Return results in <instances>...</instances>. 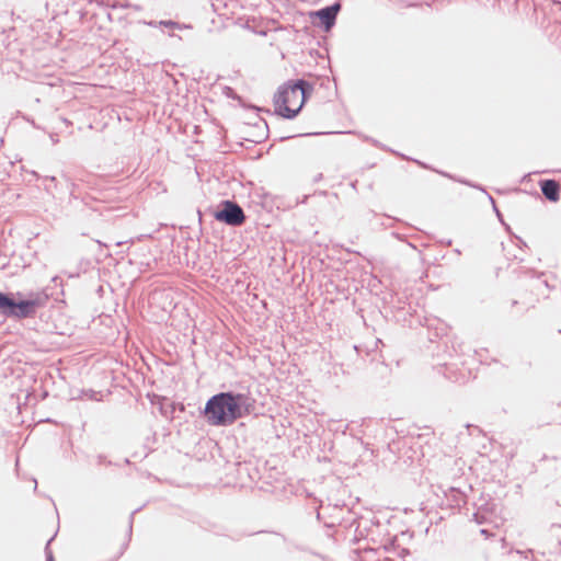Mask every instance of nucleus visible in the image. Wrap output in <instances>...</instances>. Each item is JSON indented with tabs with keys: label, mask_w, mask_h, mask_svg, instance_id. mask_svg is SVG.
I'll list each match as a JSON object with an SVG mask.
<instances>
[{
	"label": "nucleus",
	"mask_w": 561,
	"mask_h": 561,
	"mask_svg": "<svg viewBox=\"0 0 561 561\" xmlns=\"http://www.w3.org/2000/svg\"><path fill=\"white\" fill-rule=\"evenodd\" d=\"M255 402L249 391H221L206 401L203 414L209 425L226 427L251 414Z\"/></svg>",
	"instance_id": "obj_1"
},
{
	"label": "nucleus",
	"mask_w": 561,
	"mask_h": 561,
	"mask_svg": "<svg viewBox=\"0 0 561 561\" xmlns=\"http://www.w3.org/2000/svg\"><path fill=\"white\" fill-rule=\"evenodd\" d=\"M49 295L44 291H0V316L22 320L35 317L37 310L46 306Z\"/></svg>",
	"instance_id": "obj_2"
},
{
	"label": "nucleus",
	"mask_w": 561,
	"mask_h": 561,
	"mask_svg": "<svg viewBox=\"0 0 561 561\" xmlns=\"http://www.w3.org/2000/svg\"><path fill=\"white\" fill-rule=\"evenodd\" d=\"M313 92V84L305 79L289 80L274 94L275 113L283 118L294 119Z\"/></svg>",
	"instance_id": "obj_3"
},
{
	"label": "nucleus",
	"mask_w": 561,
	"mask_h": 561,
	"mask_svg": "<svg viewBox=\"0 0 561 561\" xmlns=\"http://www.w3.org/2000/svg\"><path fill=\"white\" fill-rule=\"evenodd\" d=\"M213 217L227 226L240 227L244 224L247 216L243 208L234 201L224 199L211 210Z\"/></svg>",
	"instance_id": "obj_4"
},
{
	"label": "nucleus",
	"mask_w": 561,
	"mask_h": 561,
	"mask_svg": "<svg viewBox=\"0 0 561 561\" xmlns=\"http://www.w3.org/2000/svg\"><path fill=\"white\" fill-rule=\"evenodd\" d=\"M341 3L336 1L317 11L310 12L311 18H317L324 31H330L336 23L337 14L341 11Z\"/></svg>",
	"instance_id": "obj_5"
},
{
	"label": "nucleus",
	"mask_w": 561,
	"mask_h": 561,
	"mask_svg": "<svg viewBox=\"0 0 561 561\" xmlns=\"http://www.w3.org/2000/svg\"><path fill=\"white\" fill-rule=\"evenodd\" d=\"M542 195L549 202H558L560 199V184L556 180H541L539 182Z\"/></svg>",
	"instance_id": "obj_6"
},
{
	"label": "nucleus",
	"mask_w": 561,
	"mask_h": 561,
	"mask_svg": "<svg viewBox=\"0 0 561 561\" xmlns=\"http://www.w3.org/2000/svg\"><path fill=\"white\" fill-rule=\"evenodd\" d=\"M445 496L448 505L451 507L460 508L467 503L466 494L457 488H449Z\"/></svg>",
	"instance_id": "obj_7"
},
{
	"label": "nucleus",
	"mask_w": 561,
	"mask_h": 561,
	"mask_svg": "<svg viewBox=\"0 0 561 561\" xmlns=\"http://www.w3.org/2000/svg\"><path fill=\"white\" fill-rule=\"evenodd\" d=\"M76 184L71 183V192H70V204H72L75 207H79V205H82L84 208L90 209L92 211H100L98 207L94 206L96 202L90 197L87 196V198H82L79 201L78 196L76 195Z\"/></svg>",
	"instance_id": "obj_8"
},
{
	"label": "nucleus",
	"mask_w": 561,
	"mask_h": 561,
	"mask_svg": "<svg viewBox=\"0 0 561 561\" xmlns=\"http://www.w3.org/2000/svg\"><path fill=\"white\" fill-rule=\"evenodd\" d=\"M141 510V507L139 508H136L131 512V514L129 515V522H128V531H127V539L126 541L122 545L119 551L117 552V554L112 558L110 561H116L118 560L123 554L124 552L126 551L128 545H129V540L131 538V534H133V523H134V517L136 515V513H138L139 511Z\"/></svg>",
	"instance_id": "obj_9"
},
{
	"label": "nucleus",
	"mask_w": 561,
	"mask_h": 561,
	"mask_svg": "<svg viewBox=\"0 0 561 561\" xmlns=\"http://www.w3.org/2000/svg\"><path fill=\"white\" fill-rule=\"evenodd\" d=\"M176 410H179L180 412H183L185 410L184 404L171 402L167 407H164V405L160 407V411H161L162 415L165 417H169L171 420L175 417L174 413Z\"/></svg>",
	"instance_id": "obj_10"
},
{
	"label": "nucleus",
	"mask_w": 561,
	"mask_h": 561,
	"mask_svg": "<svg viewBox=\"0 0 561 561\" xmlns=\"http://www.w3.org/2000/svg\"><path fill=\"white\" fill-rule=\"evenodd\" d=\"M225 95L227 98H229V99L237 100L239 102V104L241 106H243V107H249V108H252V110L257 111V112L261 111L260 107L254 106V105L247 106V104L244 103L243 99L240 95H238L236 93V91L232 88H230V87H226L225 88Z\"/></svg>",
	"instance_id": "obj_11"
},
{
	"label": "nucleus",
	"mask_w": 561,
	"mask_h": 561,
	"mask_svg": "<svg viewBox=\"0 0 561 561\" xmlns=\"http://www.w3.org/2000/svg\"><path fill=\"white\" fill-rule=\"evenodd\" d=\"M159 26H163L171 30H182L183 27H186V25H182L179 22L172 21V20H161L158 22Z\"/></svg>",
	"instance_id": "obj_12"
},
{
	"label": "nucleus",
	"mask_w": 561,
	"mask_h": 561,
	"mask_svg": "<svg viewBox=\"0 0 561 561\" xmlns=\"http://www.w3.org/2000/svg\"><path fill=\"white\" fill-rule=\"evenodd\" d=\"M437 172H438L439 174H442L443 176H446V178L453 179V180H455V181H458V182H460V183H462V184H466V185H469V186H472V187H478V188H480L481 191H483V192H484V190H483L481 186H479V185H474V184H471V183H470L469 181H467V180H463V179H455V178H454L453 175H450L449 173H446V172H443V171H437Z\"/></svg>",
	"instance_id": "obj_13"
},
{
	"label": "nucleus",
	"mask_w": 561,
	"mask_h": 561,
	"mask_svg": "<svg viewBox=\"0 0 561 561\" xmlns=\"http://www.w3.org/2000/svg\"><path fill=\"white\" fill-rule=\"evenodd\" d=\"M54 540V536L47 541L46 546H45V557H46V561H55V558H54V554H53V551L50 549V542Z\"/></svg>",
	"instance_id": "obj_14"
},
{
	"label": "nucleus",
	"mask_w": 561,
	"mask_h": 561,
	"mask_svg": "<svg viewBox=\"0 0 561 561\" xmlns=\"http://www.w3.org/2000/svg\"><path fill=\"white\" fill-rule=\"evenodd\" d=\"M488 196H489L490 202L492 203L493 210H494V213L496 214V217L499 218V220H500L503 225H505V224H504V221H503V216H502L501 211L499 210V208L496 207V204H495L494 198H493L491 195H488Z\"/></svg>",
	"instance_id": "obj_15"
},
{
	"label": "nucleus",
	"mask_w": 561,
	"mask_h": 561,
	"mask_svg": "<svg viewBox=\"0 0 561 561\" xmlns=\"http://www.w3.org/2000/svg\"><path fill=\"white\" fill-rule=\"evenodd\" d=\"M96 461H98V465H106V466H111L112 465V461L111 460H107L106 457L104 455H99L96 457Z\"/></svg>",
	"instance_id": "obj_16"
},
{
	"label": "nucleus",
	"mask_w": 561,
	"mask_h": 561,
	"mask_svg": "<svg viewBox=\"0 0 561 561\" xmlns=\"http://www.w3.org/2000/svg\"><path fill=\"white\" fill-rule=\"evenodd\" d=\"M473 519H474L478 524H482V523L484 522L483 516H482L479 512H477V513H474V514H473Z\"/></svg>",
	"instance_id": "obj_17"
},
{
	"label": "nucleus",
	"mask_w": 561,
	"mask_h": 561,
	"mask_svg": "<svg viewBox=\"0 0 561 561\" xmlns=\"http://www.w3.org/2000/svg\"><path fill=\"white\" fill-rule=\"evenodd\" d=\"M263 124H264V129H265V130L262 133L261 138H263V139H264V138H266V137H267L268 125H267V123H266L265 121H263Z\"/></svg>",
	"instance_id": "obj_18"
},
{
	"label": "nucleus",
	"mask_w": 561,
	"mask_h": 561,
	"mask_svg": "<svg viewBox=\"0 0 561 561\" xmlns=\"http://www.w3.org/2000/svg\"><path fill=\"white\" fill-rule=\"evenodd\" d=\"M412 161H414L416 164H419L423 169H430V167L426 163H424L420 160L413 159Z\"/></svg>",
	"instance_id": "obj_19"
},
{
	"label": "nucleus",
	"mask_w": 561,
	"mask_h": 561,
	"mask_svg": "<svg viewBox=\"0 0 561 561\" xmlns=\"http://www.w3.org/2000/svg\"><path fill=\"white\" fill-rule=\"evenodd\" d=\"M49 137L53 144H57L59 141L58 136L56 134H50Z\"/></svg>",
	"instance_id": "obj_20"
},
{
	"label": "nucleus",
	"mask_w": 561,
	"mask_h": 561,
	"mask_svg": "<svg viewBox=\"0 0 561 561\" xmlns=\"http://www.w3.org/2000/svg\"><path fill=\"white\" fill-rule=\"evenodd\" d=\"M294 137H295L294 135H289V136H282V137L279 138V140H280V141H284V140H287V139H291V138H294Z\"/></svg>",
	"instance_id": "obj_21"
},
{
	"label": "nucleus",
	"mask_w": 561,
	"mask_h": 561,
	"mask_svg": "<svg viewBox=\"0 0 561 561\" xmlns=\"http://www.w3.org/2000/svg\"><path fill=\"white\" fill-rule=\"evenodd\" d=\"M480 533H481V535H483L485 537L490 536V531L488 529H481Z\"/></svg>",
	"instance_id": "obj_22"
},
{
	"label": "nucleus",
	"mask_w": 561,
	"mask_h": 561,
	"mask_svg": "<svg viewBox=\"0 0 561 561\" xmlns=\"http://www.w3.org/2000/svg\"><path fill=\"white\" fill-rule=\"evenodd\" d=\"M148 25H150V26H154V27H156V26H159V24H158V22H157V21H150V22L148 23Z\"/></svg>",
	"instance_id": "obj_23"
},
{
	"label": "nucleus",
	"mask_w": 561,
	"mask_h": 561,
	"mask_svg": "<svg viewBox=\"0 0 561 561\" xmlns=\"http://www.w3.org/2000/svg\"><path fill=\"white\" fill-rule=\"evenodd\" d=\"M45 179L50 181V182H56V178L55 176H46Z\"/></svg>",
	"instance_id": "obj_24"
},
{
	"label": "nucleus",
	"mask_w": 561,
	"mask_h": 561,
	"mask_svg": "<svg viewBox=\"0 0 561 561\" xmlns=\"http://www.w3.org/2000/svg\"><path fill=\"white\" fill-rule=\"evenodd\" d=\"M466 427H467L468 430H470V428H476V430H478V426H474V425H471V424H467V425H466Z\"/></svg>",
	"instance_id": "obj_25"
},
{
	"label": "nucleus",
	"mask_w": 561,
	"mask_h": 561,
	"mask_svg": "<svg viewBox=\"0 0 561 561\" xmlns=\"http://www.w3.org/2000/svg\"><path fill=\"white\" fill-rule=\"evenodd\" d=\"M62 123H65L66 125H70L71 123L67 119V118H61Z\"/></svg>",
	"instance_id": "obj_26"
},
{
	"label": "nucleus",
	"mask_w": 561,
	"mask_h": 561,
	"mask_svg": "<svg viewBox=\"0 0 561 561\" xmlns=\"http://www.w3.org/2000/svg\"><path fill=\"white\" fill-rule=\"evenodd\" d=\"M90 392H91V393H90V399H94V397H95V392H94V391H92V390H91Z\"/></svg>",
	"instance_id": "obj_27"
},
{
	"label": "nucleus",
	"mask_w": 561,
	"mask_h": 561,
	"mask_svg": "<svg viewBox=\"0 0 561 561\" xmlns=\"http://www.w3.org/2000/svg\"><path fill=\"white\" fill-rule=\"evenodd\" d=\"M321 179H322V174H319V175L314 179V181H320Z\"/></svg>",
	"instance_id": "obj_28"
},
{
	"label": "nucleus",
	"mask_w": 561,
	"mask_h": 561,
	"mask_svg": "<svg viewBox=\"0 0 561 561\" xmlns=\"http://www.w3.org/2000/svg\"><path fill=\"white\" fill-rule=\"evenodd\" d=\"M313 135L312 133H307V134H300L299 136H311Z\"/></svg>",
	"instance_id": "obj_29"
},
{
	"label": "nucleus",
	"mask_w": 561,
	"mask_h": 561,
	"mask_svg": "<svg viewBox=\"0 0 561 561\" xmlns=\"http://www.w3.org/2000/svg\"><path fill=\"white\" fill-rule=\"evenodd\" d=\"M402 159L410 160V158L405 157L404 154H400Z\"/></svg>",
	"instance_id": "obj_30"
},
{
	"label": "nucleus",
	"mask_w": 561,
	"mask_h": 561,
	"mask_svg": "<svg viewBox=\"0 0 561 561\" xmlns=\"http://www.w3.org/2000/svg\"><path fill=\"white\" fill-rule=\"evenodd\" d=\"M307 199H308V196L306 195V196L302 198L301 203H306V202H307Z\"/></svg>",
	"instance_id": "obj_31"
},
{
	"label": "nucleus",
	"mask_w": 561,
	"mask_h": 561,
	"mask_svg": "<svg viewBox=\"0 0 561 561\" xmlns=\"http://www.w3.org/2000/svg\"><path fill=\"white\" fill-rule=\"evenodd\" d=\"M317 519H320V512L317 510Z\"/></svg>",
	"instance_id": "obj_32"
},
{
	"label": "nucleus",
	"mask_w": 561,
	"mask_h": 561,
	"mask_svg": "<svg viewBox=\"0 0 561 561\" xmlns=\"http://www.w3.org/2000/svg\"><path fill=\"white\" fill-rule=\"evenodd\" d=\"M518 241L523 244V245H526V242H524L522 239L518 238Z\"/></svg>",
	"instance_id": "obj_33"
},
{
	"label": "nucleus",
	"mask_w": 561,
	"mask_h": 561,
	"mask_svg": "<svg viewBox=\"0 0 561 561\" xmlns=\"http://www.w3.org/2000/svg\"><path fill=\"white\" fill-rule=\"evenodd\" d=\"M45 190L46 192L50 193V187L46 186Z\"/></svg>",
	"instance_id": "obj_34"
}]
</instances>
